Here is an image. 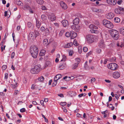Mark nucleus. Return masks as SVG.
I'll return each instance as SVG.
<instances>
[{"mask_svg":"<svg viewBox=\"0 0 124 124\" xmlns=\"http://www.w3.org/2000/svg\"><path fill=\"white\" fill-rule=\"evenodd\" d=\"M30 50L32 56L34 58H36L38 51V48L36 46H32L30 47Z\"/></svg>","mask_w":124,"mask_h":124,"instance_id":"f257e3e1","label":"nucleus"},{"mask_svg":"<svg viewBox=\"0 0 124 124\" xmlns=\"http://www.w3.org/2000/svg\"><path fill=\"white\" fill-rule=\"evenodd\" d=\"M73 44L72 42H70L67 44L65 46V48H69L72 46Z\"/></svg>","mask_w":124,"mask_h":124,"instance_id":"b1692460","label":"nucleus"},{"mask_svg":"<svg viewBox=\"0 0 124 124\" xmlns=\"http://www.w3.org/2000/svg\"><path fill=\"white\" fill-rule=\"evenodd\" d=\"M35 34L34 33L32 32H31L30 33L29 37L30 39H34Z\"/></svg>","mask_w":124,"mask_h":124,"instance_id":"dca6fc26","label":"nucleus"},{"mask_svg":"<svg viewBox=\"0 0 124 124\" xmlns=\"http://www.w3.org/2000/svg\"><path fill=\"white\" fill-rule=\"evenodd\" d=\"M62 23L63 26L64 27L67 26L69 25L68 21L66 20H64L62 22Z\"/></svg>","mask_w":124,"mask_h":124,"instance_id":"ddd939ff","label":"nucleus"},{"mask_svg":"<svg viewBox=\"0 0 124 124\" xmlns=\"http://www.w3.org/2000/svg\"><path fill=\"white\" fill-rule=\"evenodd\" d=\"M27 26L29 27H30L31 26V23L30 22H29L28 23Z\"/></svg>","mask_w":124,"mask_h":124,"instance_id":"5fc2aeb1","label":"nucleus"},{"mask_svg":"<svg viewBox=\"0 0 124 124\" xmlns=\"http://www.w3.org/2000/svg\"><path fill=\"white\" fill-rule=\"evenodd\" d=\"M3 41H2L0 44V45L1 46V52H2L4 49V48H3Z\"/></svg>","mask_w":124,"mask_h":124,"instance_id":"e433bc0d","label":"nucleus"},{"mask_svg":"<svg viewBox=\"0 0 124 124\" xmlns=\"http://www.w3.org/2000/svg\"><path fill=\"white\" fill-rule=\"evenodd\" d=\"M16 3L18 5H21V4H22V2L20 1H17Z\"/></svg>","mask_w":124,"mask_h":124,"instance_id":"49530a36","label":"nucleus"},{"mask_svg":"<svg viewBox=\"0 0 124 124\" xmlns=\"http://www.w3.org/2000/svg\"><path fill=\"white\" fill-rule=\"evenodd\" d=\"M71 39H74L77 36V34L73 31H71Z\"/></svg>","mask_w":124,"mask_h":124,"instance_id":"f3484780","label":"nucleus"},{"mask_svg":"<svg viewBox=\"0 0 124 124\" xmlns=\"http://www.w3.org/2000/svg\"><path fill=\"white\" fill-rule=\"evenodd\" d=\"M122 1L121 0H118L117 2V3L119 5H120L121 4Z\"/></svg>","mask_w":124,"mask_h":124,"instance_id":"e2e57ef3","label":"nucleus"},{"mask_svg":"<svg viewBox=\"0 0 124 124\" xmlns=\"http://www.w3.org/2000/svg\"><path fill=\"white\" fill-rule=\"evenodd\" d=\"M121 9L120 7H119L118 8H116L115 9V12L116 14H120L121 11Z\"/></svg>","mask_w":124,"mask_h":124,"instance_id":"412c9836","label":"nucleus"},{"mask_svg":"<svg viewBox=\"0 0 124 124\" xmlns=\"http://www.w3.org/2000/svg\"><path fill=\"white\" fill-rule=\"evenodd\" d=\"M43 42L44 45H47L48 44V39H44Z\"/></svg>","mask_w":124,"mask_h":124,"instance_id":"393cba45","label":"nucleus"},{"mask_svg":"<svg viewBox=\"0 0 124 124\" xmlns=\"http://www.w3.org/2000/svg\"><path fill=\"white\" fill-rule=\"evenodd\" d=\"M120 19L118 17H115L114 18V21L116 23H119L120 22Z\"/></svg>","mask_w":124,"mask_h":124,"instance_id":"473e14b6","label":"nucleus"},{"mask_svg":"<svg viewBox=\"0 0 124 124\" xmlns=\"http://www.w3.org/2000/svg\"><path fill=\"white\" fill-rule=\"evenodd\" d=\"M113 77L115 78H117L120 77V74L118 72H114L113 74Z\"/></svg>","mask_w":124,"mask_h":124,"instance_id":"f8f14e48","label":"nucleus"},{"mask_svg":"<svg viewBox=\"0 0 124 124\" xmlns=\"http://www.w3.org/2000/svg\"><path fill=\"white\" fill-rule=\"evenodd\" d=\"M29 9V11L30 12V13H31L32 14L33 13V12L32 10L31 9V8H30Z\"/></svg>","mask_w":124,"mask_h":124,"instance_id":"774afa93","label":"nucleus"},{"mask_svg":"<svg viewBox=\"0 0 124 124\" xmlns=\"http://www.w3.org/2000/svg\"><path fill=\"white\" fill-rule=\"evenodd\" d=\"M115 97L117 100H118V99L119 98V97H118L117 95V94H115Z\"/></svg>","mask_w":124,"mask_h":124,"instance_id":"69168bd1","label":"nucleus"},{"mask_svg":"<svg viewBox=\"0 0 124 124\" xmlns=\"http://www.w3.org/2000/svg\"><path fill=\"white\" fill-rule=\"evenodd\" d=\"M62 109H63V111L65 112L66 113L67 112V110L66 109V108L64 106H62Z\"/></svg>","mask_w":124,"mask_h":124,"instance_id":"37998d69","label":"nucleus"},{"mask_svg":"<svg viewBox=\"0 0 124 124\" xmlns=\"http://www.w3.org/2000/svg\"><path fill=\"white\" fill-rule=\"evenodd\" d=\"M48 18L51 21H53L56 20L55 16L54 14H52L50 16H49Z\"/></svg>","mask_w":124,"mask_h":124,"instance_id":"2eb2a0df","label":"nucleus"},{"mask_svg":"<svg viewBox=\"0 0 124 124\" xmlns=\"http://www.w3.org/2000/svg\"><path fill=\"white\" fill-rule=\"evenodd\" d=\"M71 28L75 31H78L80 29V26L78 25H72Z\"/></svg>","mask_w":124,"mask_h":124,"instance_id":"9d476101","label":"nucleus"},{"mask_svg":"<svg viewBox=\"0 0 124 124\" xmlns=\"http://www.w3.org/2000/svg\"><path fill=\"white\" fill-rule=\"evenodd\" d=\"M73 44L74 45L77 46H78L79 45V44L77 43V41L75 39L74 40L73 42Z\"/></svg>","mask_w":124,"mask_h":124,"instance_id":"c9c22d12","label":"nucleus"},{"mask_svg":"<svg viewBox=\"0 0 124 124\" xmlns=\"http://www.w3.org/2000/svg\"><path fill=\"white\" fill-rule=\"evenodd\" d=\"M40 67L41 65L40 64L35 65L34 68L31 70V73L32 74L38 73L41 70Z\"/></svg>","mask_w":124,"mask_h":124,"instance_id":"7ed1b4c3","label":"nucleus"},{"mask_svg":"<svg viewBox=\"0 0 124 124\" xmlns=\"http://www.w3.org/2000/svg\"><path fill=\"white\" fill-rule=\"evenodd\" d=\"M114 14L112 12L106 15V17L108 19H111L114 16Z\"/></svg>","mask_w":124,"mask_h":124,"instance_id":"9b49d317","label":"nucleus"},{"mask_svg":"<svg viewBox=\"0 0 124 124\" xmlns=\"http://www.w3.org/2000/svg\"><path fill=\"white\" fill-rule=\"evenodd\" d=\"M46 29H45V28L43 26H42L40 28V30L42 32H44V31Z\"/></svg>","mask_w":124,"mask_h":124,"instance_id":"a18cd8bd","label":"nucleus"},{"mask_svg":"<svg viewBox=\"0 0 124 124\" xmlns=\"http://www.w3.org/2000/svg\"><path fill=\"white\" fill-rule=\"evenodd\" d=\"M30 8L29 6L25 5L24 8V9L25 10H27L28 9H29Z\"/></svg>","mask_w":124,"mask_h":124,"instance_id":"4c0bfd02","label":"nucleus"},{"mask_svg":"<svg viewBox=\"0 0 124 124\" xmlns=\"http://www.w3.org/2000/svg\"><path fill=\"white\" fill-rule=\"evenodd\" d=\"M41 25V23L38 20L36 19V26L39 29L40 28Z\"/></svg>","mask_w":124,"mask_h":124,"instance_id":"aec40b11","label":"nucleus"},{"mask_svg":"<svg viewBox=\"0 0 124 124\" xmlns=\"http://www.w3.org/2000/svg\"><path fill=\"white\" fill-rule=\"evenodd\" d=\"M44 79V78L42 76L40 77L39 78H38L39 80L40 81H43Z\"/></svg>","mask_w":124,"mask_h":124,"instance_id":"58836bf2","label":"nucleus"},{"mask_svg":"<svg viewBox=\"0 0 124 124\" xmlns=\"http://www.w3.org/2000/svg\"><path fill=\"white\" fill-rule=\"evenodd\" d=\"M94 11L96 12H100V10L94 8L93 9Z\"/></svg>","mask_w":124,"mask_h":124,"instance_id":"4d7b16f0","label":"nucleus"},{"mask_svg":"<svg viewBox=\"0 0 124 124\" xmlns=\"http://www.w3.org/2000/svg\"><path fill=\"white\" fill-rule=\"evenodd\" d=\"M75 60L76 62V63L78 64L80 63L81 60L80 59L78 58H77L75 59Z\"/></svg>","mask_w":124,"mask_h":124,"instance_id":"c85d7f7f","label":"nucleus"},{"mask_svg":"<svg viewBox=\"0 0 124 124\" xmlns=\"http://www.w3.org/2000/svg\"><path fill=\"white\" fill-rule=\"evenodd\" d=\"M37 3L41 5L44 3V1L42 0H37Z\"/></svg>","mask_w":124,"mask_h":124,"instance_id":"2f4dec72","label":"nucleus"},{"mask_svg":"<svg viewBox=\"0 0 124 124\" xmlns=\"http://www.w3.org/2000/svg\"><path fill=\"white\" fill-rule=\"evenodd\" d=\"M89 27L91 29L90 31L92 33H96L98 32V31L96 30L98 28L96 26H95L93 24H91L89 26Z\"/></svg>","mask_w":124,"mask_h":124,"instance_id":"0eeeda50","label":"nucleus"},{"mask_svg":"<svg viewBox=\"0 0 124 124\" xmlns=\"http://www.w3.org/2000/svg\"><path fill=\"white\" fill-rule=\"evenodd\" d=\"M87 62L86 61L85 62V68L87 67Z\"/></svg>","mask_w":124,"mask_h":124,"instance_id":"0e129e2a","label":"nucleus"},{"mask_svg":"<svg viewBox=\"0 0 124 124\" xmlns=\"http://www.w3.org/2000/svg\"><path fill=\"white\" fill-rule=\"evenodd\" d=\"M51 62L50 61H46V67L48 66H50L51 65Z\"/></svg>","mask_w":124,"mask_h":124,"instance_id":"bb28decb","label":"nucleus"},{"mask_svg":"<svg viewBox=\"0 0 124 124\" xmlns=\"http://www.w3.org/2000/svg\"><path fill=\"white\" fill-rule=\"evenodd\" d=\"M62 75L60 74L56 75L54 78V80H55L57 81L59 79L62 77Z\"/></svg>","mask_w":124,"mask_h":124,"instance_id":"6ab92c4d","label":"nucleus"},{"mask_svg":"<svg viewBox=\"0 0 124 124\" xmlns=\"http://www.w3.org/2000/svg\"><path fill=\"white\" fill-rule=\"evenodd\" d=\"M106 2L109 5H113L116 4L117 1L116 0H107Z\"/></svg>","mask_w":124,"mask_h":124,"instance_id":"1a4fd4ad","label":"nucleus"},{"mask_svg":"<svg viewBox=\"0 0 124 124\" xmlns=\"http://www.w3.org/2000/svg\"><path fill=\"white\" fill-rule=\"evenodd\" d=\"M64 33V30H62L59 33V35L60 36H62L63 34Z\"/></svg>","mask_w":124,"mask_h":124,"instance_id":"09e8293b","label":"nucleus"},{"mask_svg":"<svg viewBox=\"0 0 124 124\" xmlns=\"http://www.w3.org/2000/svg\"><path fill=\"white\" fill-rule=\"evenodd\" d=\"M18 92V90H15V91L14 94L15 95H17Z\"/></svg>","mask_w":124,"mask_h":124,"instance_id":"338daca9","label":"nucleus"},{"mask_svg":"<svg viewBox=\"0 0 124 124\" xmlns=\"http://www.w3.org/2000/svg\"><path fill=\"white\" fill-rule=\"evenodd\" d=\"M8 74L7 73H6L5 74V79H7L8 78Z\"/></svg>","mask_w":124,"mask_h":124,"instance_id":"052dcab7","label":"nucleus"},{"mask_svg":"<svg viewBox=\"0 0 124 124\" xmlns=\"http://www.w3.org/2000/svg\"><path fill=\"white\" fill-rule=\"evenodd\" d=\"M87 41L89 43H92L94 41L95 37L91 35H88L86 37Z\"/></svg>","mask_w":124,"mask_h":124,"instance_id":"39448f33","label":"nucleus"},{"mask_svg":"<svg viewBox=\"0 0 124 124\" xmlns=\"http://www.w3.org/2000/svg\"><path fill=\"white\" fill-rule=\"evenodd\" d=\"M66 104L67 103L66 102H61L60 103V105L62 106H65Z\"/></svg>","mask_w":124,"mask_h":124,"instance_id":"de8ad7c7","label":"nucleus"},{"mask_svg":"<svg viewBox=\"0 0 124 124\" xmlns=\"http://www.w3.org/2000/svg\"><path fill=\"white\" fill-rule=\"evenodd\" d=\"M101 50L100 49H97L96 52L98 53H100L101 52Z\"/></svg>","mask_w":124,"mask_h":124,"instance_id":"6e6d98bb","label":"nucleus"},{"mask_svg":"<svg viewBox=\"0 0 124 124\" xmlns=\"http://www.w3.org/2000/svg\"><path fill=\"white\" fill-rule=\"evenodd\" d=\"M7 68V66L6 65H3L2 67V69L3 70H5Z\"/></svg>","mask_w":124,"mask_h":124,"instance_id":"603ef678","label":"nucleus"},{"mask_svg":"<svg viewBox=\"0 0 124 124\" xmlns=\"http://www.w3.org/2000/svg\"><path fill=\"white\" fill-rule=\"evenodd\" d=\"M15 55V53L14 52H13L12 53L11 55V57L12 59L14 58Z\"/></svg>","mask_w":124,"mask_h":124,"instance_id":"3c124183","label":"nucleus"},{"mask_svg":"<svg viewBox=\"0 0 124 124\" xmlns=\"http://www.w3.org/2000/svg\"><path fill=\"white\" fill-rule=\"evenodd\" d=\"M18 85V84L17 83H16V84L13 85V84H12L11 85V86L13 87V88H15Z\"/></svg>","mask_w":124,"mask_h":124,"instance_id":"79ce46f5","label":"nucleus"},{"mask_svg":"<svg viewBox=\"0 0 124 124\" xmlns=\"http://www.w3.org/2000/svg\"><path fill=\"white\" fill-rule=\"evenodd\" d=\"M78 64L77 63H74L73 65L72 66V69H75L78 66Z\"/></svg>","mask_w":124,"mask_h":124,"instance_id":"72a5a7b5","label":"nucleus"},{"mask_svg":"<svg viewBox=\"0 0 124 124\" xmlns=\"http://www.w3.org/2000/svg\"><path fill=\"white\" fill-rule=\"evenodd\" d=\"M86 94L85 93H81V94H79L78 95V97L80 98L81 97H82L83 96L84 97H85V96Z\"/></svg>","mask_w":124,"mask_h":124,"instance_id":"ea45409f","label":"nucleus"},{"mask_svg":"<svg viewBox=\"0 0 124 124\" xmlns=\"http://www.w3.org/2000/svg\"><path fill=\"white\" fill-rule=\"evenodd\" d=\"M79 21V19L78 18H76L73 21V24L74 25H78Z\"/></svg>","mask_w":124,"mask_h":124,"instance_id":"a211bd4d","label":"nucleus"},{"mask_svg":"<svg viewBox=\"0 0 124 124\" xmlns=\"http://www.w3.org/2000/svg\"><path fill=\"white\" fill-rule=\"evenodd\" d=\"M66 57L64 55H63V58L61 60V61H65L66 59Z\"/></svg>","mask_w":124,"mask_h":124,"instance_id":"c03bdc74","label":"nucleus"},{"mask_svg":"<svg viewBox=\"0 0 124 124\" xmlns=\"http://www.w3.org/2000/svg\"><path fill=\"white\" fill-rule=\"evenodd\" d=\"M26 110L24 108H23L22 109H21L20 110V111L21 112H25Z\"/></svg>","mask_w":124,"mask_h":124,"instance_id":"864d4df0","label":"nucleus"},{"mask_svg":"<svg viewBox=\"0 0 124 124\" xmlns=\"http://www.w3.org/2000/svg\"><path fill=\"white\" fill-rule=\"evenodd\" d=\"M40 103H41V105L43 106H44V101L42 100H41L40 101Z\"/></svg>","mask_w":124,"mask_h":124,"instance_id":"680f3d73","label":"nucleus"},{"mask_svg":"<svg viewBox=\"0 0 124 124\" xmlns=\"http://www.w3.org/2000/svg\"><path fill=\"white\" fill-rule=\"evenodd\" d=\"M41 18L43 21H45L46 20L47 17L45 15H42L41 16Z\"/></svg>","mask_w":124,"mask_h":124,"instance_id":"a878e982","label":"nucleus"},{"mask_svg":"<svg viewBox=\"0 0 124 124\" xmlns=\"http://www.w3.org/2000/svg\"><path fill=\"white\" fill-rule=\"evenodd\" d=\"M83 50L84 52H86L88 50V48L86 47H84L83 48Z\"/></svg>","mask_w":124,"mask_h":124,"instance_id":"8fccbe9b","label":"nucleus"},{"mask_svg":"<svg viewBox=\"0 0 124 124\" xmlns=\"http://www.w3.org/2000/svg\"><path fill=\"white\" fill-rule=\"evenodd\" d=\"M54 82L52 84V86H55L57 84V81L56 80H54Z\"/></svg>","mask_w":124,"mask_h":124,"instance_id":"a19ab883","label":"nucleus"},{"mask_svg":"<svg viewBox=\"0 0 124 124\" xmlns=\"http://www.w3.org/2000/svg\"><path fill=\"white\" fill-rule=\"evenodd\" d=\"M110 34L112 38L115 40H117L119 38V34L117 31L112 29L110 31Z\"/></svg>","mask_w":124,"mask_h":124,"instance_id":"f03ea898","label":"nucleus"},{"mask_svg":"<svg viewBox=\"0 0 124 124\" xmlns=\"http://www.w3.org/2000/svg\"><path fill=\"white\" fill-rule=\"evenodd\" d=\"M109 108H111V110H114L115 108V107H114L112 106H110L109 107Z\"/></svg>","mask_w":124,"mask_h":124,"instance_id":"bf43d9fd","label":"nucleus"},{"mask_svg":"<svg viewBox=\"0 0 124 124\" xmlns=\"http://www.w3.org/2000/svg\"><path fill=\"white\" fill-rule=\"evenodd\" d=\"M71 32H66L65 33L66 36L67 37H69L70 36L71 37Z\"/></svg>","mask_w":124,"mask_h":124,"instance_id":"f704fd0d","label":"nucleus"},{"mask_svg":"<svg viewBox=\"0 0 124 124\" xmlns=\"http://www.w3.org/2000/svg\"><path fill=\"white\" fill-rule=\"evenodd\" d=\"M44 31L46 35H48L50 33L49 29L47 28H46Z\"/></svg>","mask_w":124,"mask_h":124,"instance_id":"5701e85b","label":"nucleus"},{"mask_svg":"<svg viewBox=\"0 0 124 124\" xmlns=\"http://www.w3.org/2000/svg\"><path fill=\"white\" fill-rule=\"evenodd\" d=\"M65 65L64 63H63L61 65H60L59 67V68H60V70H62L64 68Z\"/></svg>","mask_w":124,"mask_h":124,"instance_id":"c756f323","label":"nucleus"},{"mask_svg":"<svg viewBox=\"0 0 124 124\" xmlns=\"http://www.w3.org/2000/svg\"><path fill=\"white\" fill-rule=\"evenodd\" d=\"M119 31L120 33L123 35L124 34V28H121L119 30Z\"/></svg>","mask_w":124,"mask_h":124,"instance_id":"7c9ffc66","label":"nucleus"},{"mask_svg":"<svg viewBox=\"0 0 124 124\" xmlns=\"http://www.w3.org/2000/svg\"><path fill=\"white\" fill-rule=\"evenodd\" d=\"M58 95L61 97H64L63 94L62 93L58 94Z\"/></svg>","mask_w":124,"mask_h":124,"instance_id":"13d9d810","label":"nucleus"},{"mask_svg":"<svg viewBox=\"0 0 124 124\" xmlns=\"http://www.w3.org/2000/svg\"><path fill=\"white\" fill-rule=\"evenodd\" d=\"M99 46L101 48H104L105 47V45L104 41L101 40L99 43Z\"/></svg>","mask_w":124,"mask_h":124,"instance_id":"6e6552de","label":"nucleus"},{"mask_svg":"<svg viewBox=\"0 0 124 124\" xmlns=\"http://www.w3.org/2000/svg\"><path fill=\"white\" fill-rule=\"evenodd\" d=\"M34 32L35 33L34 34L35 38L39 35V32L35 30L34 31Z\"/></svg>","mask_w":124,"mask_h":124,"instance_id":"cd10ccee","label":"nucleus"},{"mask_svg":"<svg viewBox=\"0 0 124 124\" xmlns=\"http://www.w3.org/2000/svg\"><path fill=\"white\" fill-rule=\"evenodd\" d=\"M60 4L61 7L63 9H65L67 8V6L66 4L63 1L61 2Z\"/></svg>","mask_w":124,"mask_h":124,"instance_id":"4468645a","label":"nucleus"},{"mask_svg":"<svg viewBox=\"0 0 124 124\" xmlns=\"http://www.w3.org/2000/svg\"><path fill=\"white\" fill-rule=\"evenodd\" d=\"M118 65L115 63H110L108 66V68L112 70H116L118 68Z\"/></svg>","mask_w":124,"mask_h":124,"instance_id":"423d86ee","label":"nucleus"},{"mask_svg":"<svg viewBox=\"0 0 124 124\" xmlns=\"http://www.w3.org/2000/svg\"><path fill=\"white\" fill-rule=\"evenodd\" d=\"M102 23L103 24L108 28L112 29L113 27V24L111 22L107 20H104Z\"/></svg>","mask_w":124,"mask_h":124,"instance_id":"20e7f679","label":"nucleus"},{"mask_svg":"<svg viewBox=\"0 0 124 124\" xmlns=\"http://www.w3.org/2000/svg\"><path fill=\"white\" fill-rule=\"evenodd\" d=\"M46 52V51L44 50H41L39 54L40 55L42 56H44Z\"/></svg>","mask_w":124,"mask_h":124,"instance_id":"4be33fe9","label":"nucleus"}]
</instances>
